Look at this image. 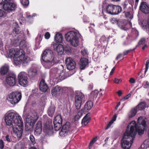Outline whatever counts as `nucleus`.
<instances>
[{
  "label": "nucleus",
  "mask_w": 149,
  "mask_h": 149,
  "mask_svg": "<svg viewBox=\"0 0 149 149\" xmlns=\"http://www.w3.org/2000/svg\"><path fill=\"white\" fill-rule=\"evenodd\" d=\"M146 122L143 117H139L137 123L133 121L131 122L128 126L121 139V145L123 149H129L132 145L135 136L138 132L139 135L144 133L146 128Z\"/></svg>",
  "instance_id": "1"
},
{
  "label": "nucleus",
  "mask_w": 149,
  "mask_h": 149,
  "mask_svg": "<svg viewBox=\"0 0 149 149\" xmlns=\"http://www.w3.org/2000/svg\"><path fill=\"white\" fill-rule=\"evenodd\" d=\"M8 55L10 58L13 57L14 62L17 65L22 63L25 66L30 61L29 57L25 56V53L22 49L11 48L9 50Z\"/></svg>",
  "instance_id": "2"
},
{
  "label": "nucleus",
  "mask_w": 149,
  "mask_h": 149,
  "mask_svg": "<svg viewBox=\"0 0 149 149\" xmlns=\"http://www.w3.org/2000/svg\"><path fill=\"white\" fill-rule=\"evenodd\" d=\"M42 63L46 68H49L59 62L54 56L52 51L50 49L45 50L42 55Z\"/></svg>",
  "instance_id": "3"
},
{
  "label": "nucleus",
  "mask_w": 149,
  "mask_h": 149,
  "mask_svg": "<svg viewBox=\"0 0 149 149\" xmlns=\"http://www.w3.org/2000/svg\"><path fill=\"white\" fill-rule=\"evenodd\" d=\"M5 120L7 125H15L18 123L19 126L22 124V119L19 115L15 112L9 111L5 115Z\"/></svg>",
  "instance_id": "4"
},
{
  "label": "nucleus",
  "mask_w": 149,
  "mask_h": 149,
  "mask_svg": "<svg viewBox=\"0 0 149 149\" xmlns=\"http://www.w3.org/2000/svg\"><path fill=\"white\" fill-rule=\"evenodd\" d=\"M23 117L26 120V124L33 128L35 123L38 118V116L37 113L33 111L27 113H24Z\"/></svg>",
  "instance_id": "5"
},
{
  "label": "nucleus",
  "mask_w": 149,
  "mask_h": 149,
  "mask_svg": "<svg viewBox=\"0 0 149 149\" xmlns=\"http://www.w3.org/2000/svg\"><path fill=\"white\" fill-rule=\"evenodd\" d=\"M79 33L77 32L71 31L68 32L65 35L66 40L69 42L72 46L76 47L79 45V39L78 37Z\"/></svg>",
  "instance_id": "6"
},
{
  "label": "nucleus",
  "mask_w": 149,
  "mask_h": 149,
  "mask_svg": "<svg viewBox=\"0 0 149 149\" xmlns=\"http://www.w3.org/2000/svg\"><path fill=\"white\" fill-rule=\"evenodd\" d=\"M22 98L21 93L18 92H13L8 95L7 99L12 105L17 103Z\"/></svg>",
  "instance_id": "7"
},
{
  "label": "nucleus",
  "mask_w": 149,
  "mask_h": 149,
  "mask_svg": "<svg viewBox=\"0 0 149 149\" xmlns=\"http://www.w3.org/2000/svg\"><path fill=\"white\" fill-rule=\"evenodd\" d=\"M18 82L19 84L26 87L28 84V78L26 74L24 72H20L18 75Z\"/></svg>",
  "instance_id": "8"
},
{
  "label": "nucleus",
  "mask_w": 149,
  "mask_h": 149,
  "mask_svg": "<svg viewBox=\"0 0 149 149\" xmlns=\"http://www.w3.org/2000/svg\"><path fill=\"white\" fill-rule=\"evenodd\" d=\"M84 95L80 92H77L75 97V105L76 108L79 109L81 105Z\"/></svg>",
  "instance_id": "9"
},
{
  "label": "nucleus",
  "mask_w": 149,
  "mask_h": 149,
  "mask_svg": "<svg viewBox=\"0 0 149 149\" xmlns=\"http://www.w3.org/2000/svg\"><path fill=\"white\" fill-rule=\"evenodd\" d=\"M16 75L14 74H8L6 78V84L10 86H14L16 83Z\"/></svg>",
  "instance_id": "10"
},
{
  "label": "nucleus",
  "mask_w": 149,
  "mask_h": 149,
  "mask_svg": "<svg viewBox=\"0 0 149 149\" xmlns=\"http://www.w3.org/2000/svg\"><path fill=\"white\" fill-rule=\"evenodd\" d=\"M67 68L69 70H72L75 68L76 63L73 59L71 57L67 58L65 61Z\"/></svg>",
  "instance_id": "11"
},
{
  "label": "nucleus",
  "mask_w": 149,
  "mask_h": 149,
  "mask_svg": "<svg viewBox=\"0 0 149 149\" xmlns=\"http://www.w3.org/2000/svg\"><path fill=\"white\" fill-rule=\"evenodd\" d=\"M70 129V125L69 122H66L62 128L61 131L59 133L60 135L62 136H65L67 135L69 132Z\"/></svg>",
  "instance_id": "12"
},
{
  "label": "nucleus",
  "mask_w": 149,
  "mask_h": 149,
  "mask_svg": "<svg viewBox=\"0 0 149 149\" xmlns=\"http://www.w3.org/2000/svg\"><path fill=\"white\" fill-rule=\"evenodd\" d=\"M4 9L8 12L14 10L16 8V5L15 3L8 2L3 6Z\"/></svg>",
  "instance_id": "13"
},
{
  "label": "nucleus",
  "mask_w": 149,
  "mask_h": 149,
  "mask_svg": "<svg viewBox=\"0 0 149 149\" xmlns=\"http://www.w3.org/2000/svg\"><path fill=\"white\" fill-rule=\"evenodd\" d=\"M141 11L145 14L149 13V6L145 2H142L140 7Z\"/></svg>",
  "instance_id": "14"
},
{
  "label": "nucleus",
  "mask_w": 149,
  "mask_h": 149,
  "mask_svg": "<svg viewBox=\"0 0 149 149\" xmlns=\"http://www.w3.org/2000/svg\"><path fill=\"white\" fill-rule=\"evenodd\" d=\"M62 89L61 87L57 86L53 88L51 90V93L53 96H56L62 92Z\"/></svg>",
  "instance_id": "15"
},
{
  "label": "nucleus",
  "mask_w": 149,
  "mask_h": 149,
  "mask_svg": "<svg viewBox=\"0 0 149 149\" xmlns=\"http://www.w3.org/2000/svg\"><path fill=\"white\" fill-rule=\"evenodd\" d=\"M42 131V123L40 121H38L36 124L35 129V134L38 135L40 134Z\"/></svg>",
  "instance_id": "16"
},
{
  "label": "nucleus",
  "mask_w": 149,
  "mask_h": 149,
  "mask_svg": "<svg viewBox=\"0 0 149 149\" xmlns=\"http://www.w3.org/2000/svg\"><path fill=\"white\" fill-rule=\"evenodd\" d=\"M39 88L42 91L45 92L48 88L47 85L45 83V80L42 79Z\"/></svg>",
  "instance_id": "17"
},
{
  "label": "nucleus",
  "mask_w": 149,
  "mask_h": 149,
  "mask_svg": "<svg viewBox=\"0 0 149 149\" xmlns=\"http://www.w3.org/2000/svg\"><path fill=\"white\" fill-rule=\"evenodd\" d=\"M9 66L7 64H5L2 66L0 69V74L4 75L6 74L9 70Z\"/></svg>",
  "instance_id": "18"
},
{
  "label": "nucleus",
  "mask_w": 149,
  "mask_h": 149,
  "mask_svg": "<svg viewBox=\"0 0 149 149\" xmlns=\"http://www.w3.org/2000/svg\"><path fill=\"white\" fill-rule=\"evenodd\" d=\"M88 60L87 59L84 58H81L79 63L81 69H84L88 65Z\"/></svg>",
  "instance_id": "19"
},
{
  "label": "nucleus",
  "mask_w": 149,
  "mask_h": 149,
  "mask_svg": "<svg viewBox=\"0 0 149 149\" xmlns=\"http://www.w3.org/2000/svg\"><path fill=\"white\" fill-rule=\"evenodd\" d=\"M113 5L110 4L108 5L106 7V10H102L103 13L104 12H106L109 14L113 15Z\"/></svg>",
  "instance_id": "20"
},
{
  "label": "nucleus",
  "mask_w": 149,
  "mask_h": 149,
  "mask_svg": "<svg viewBox=\"0 0 149 149\" xmlns=\"http://www.w3.org/2000/svg\"><path fill=\"white\" fill-rule=\"evenodd\" d=\"M122 11V8L118 6L113 5V15H117L119 13Z\"/></svg>",
  "instance_id": "21"
},
{
  "label": "nucleus",
  "mask_w": 149,
  "mask_h": 149,
  "mask_svg": "<svg viewBox=\"0 0 149 149\" xmlns=\"http://www.w3.org/2000/svg\"><path fill=\"white\" fill-rule=\"evenodd\" d=\"M90 119V114L88 113L86 114L82 120V124L84 125H86L88 123Z\"/></svg>",
  "instance_id": "22"
},
{
  "label": "nucleus",
  "mask_w": 149,
  "mask_h": 149,
  "mask_svg": "<svg viewBox=\"0 0 149 149\" xmlns=\"http://www.w3.org/2000/svg\"><path fill=\"white\" fill-rule=\"evenodd\" d=\"M54 40L56 42H61L63 41L62 35L61 34L57 33L55 36Z\"/></svg>",
  "instance_id": "23"
},
{
  "label": "nucleus",
  "mask_w": 149,
  "mask_h": 149,
  "mask_svg": "<svg viewBox=\"0 0 149 149\" xmlns=\"http://www.w3.org/2000/svg\"><path fill=\"white\" fill-rule=\"evenodd\" d=\"M23 122L22 121V124H21V125L19 126V124H18V123H15V125H11L10 126L11 127L12 130H13V132L14 133H15L16 132L18 131L19 130L18 129L17 126H18L19 127H21L23 126Z\"/></svg>",
  "instance_id": "24"
},
{
  "label": "nucleus",
  "mask_w": 149,
  "mask_h": 149,
  "mask_svg": "<svg viewBox=\"0 0 149 149\" xmlns=\"http://www.w3.org/2000/svg\"><path fill=\"white\" fill-rule=\"evenodd\" d=\"M56 49L58 54L59 55H61L64 52L63 46L61 44L57 46Z\"/></svg>",
  "instance_id": "25"
},
{
  "label": "nucleus",
  "mask_w": 149,
  "mask_h": 149,
  "mask_svg": "<svg viewBox=\"0 0 149 149\" xmlns=\"http://www.w3.org/2000/svg\"><path fill=\"white\" fill-rule=\"evenodd\" d=\"M93 106V102L91 101L87 102L84 106V109L85 110H89L91 109Z\"/></svg>",
  "instance_id": "26"
},
{
  "label": "nucleus",
  "mask_w": 149,
  "mask_h": 149,
  "mask_svg": "<svg viewBox=\"0 0 149 149\" xmlns=\"http://www.w3.org/2000/svg\"><path fill=\"white\" fill-rule=\"evenodd\" d=\"M24 146V143L23 141H19L15 146V149H23Z\"/></svg>",
  "instance_id": "27"
},
{
  "label": "nucleus",
  "mask_w": 149,
  "mask_h": 149,
  "mask_svg": "<svg viewBox=\"0 0 149 149\" xmlns=\"http://www.w3.org/2000/svg\"><path fill=\"white\" fill-rule=\"evenodd\" d=\"M55 110V108L54 106L50 107L47 111V113L48 115L52 117L54 114Z\"/></svg>",
  "instance_id": "28"
},
{
  "label": "nucleus",
  "mask_w": 149,
  "mask_h": 149,
  "mask_svg": "<svg viewBox=\"0 0 149 149\" xmlns=\"http://www.w3.org/2000/svg\"><path fill=\"white\" fill-rule=\"evenodd\" d=\"M53 124L54 125V129L56 131L58 130L62 126V123H57L56 121H53Z\"/></svg>",
  "instance_id": "29"
},
{
  "label": "nucleus",
  "mask_w": 149,
  "mask_h": 149,
  "mask_svg": "<svg viewBox=\"0 0 149 149\" xmlns=\"http://www.w3.org/2000/svg\"><path fill=\"white\" fill-rule=\"evenodd\" d=\"M13 26H15V28L13 29V31L16 34L19 33L20 31L18 29V24L16 22H15L13 23Z\"/></svg>",
  "instance_id": "30"
},
{
  "label": "nucleus",
  "mask_w": 149,
  "mask_h": 149,
  "mask_svg": "<svg viewBox=\"0 0 149 149\" xmlns=\"http://www.w3.org/2000/svg\"><path fill=\"white\" fill-rule=\"evenodd\" d=\"M117 115L116 114H115L112 117V119L111 120L109 123L107 125V127L105 128L106 130H107L108 128H109V127L111 126V124H112L113 123L114 121H115Z\"/></svg>",
  "instance_id": "31"
},
{
  "label": "nucleus",
  "mask_w": 149,
  "mask_h": 149,
  "mask_svg": "<svg viewBox=\"0 0 149 149\" xmlns=\"http://www.w3.org/2000/svg\"><path fill=\"white\" fill-rule=\"evenodd\" d=\"M99 91L97 90H95L92 91L90 94V97L93 99H95L97 97Z\"/></svg>",
  "instance_id": "32"
},
{
  "label": "nucleus",
  "mask_w": 149,
  "mask_h": 149,
  "mask_svg": "<svg viewBox=\"0 0 149 149\" xmlns=\"http://www.w3.org/2000/svg\"><path fill=\"white\" fill-rule=\"evenodd\" d=\"M52 127L50 123L47 122L45 126V132H47L48 130H50L52 129Z\"/></svg>",
  "instance_id": "33"
},
{
  "label": "nucleus",
  "mask_w": 149,
  "mask_h": 149,
  "mask_svg": "<svg viewBox=\"0 0 149 149\" xmlns=\"http://www.w3.org/2000/svg\"><path fill=\"white\" fill-rule=\"evenodd\" d=\"M136 111L135 108L132 109L128 114L129 117L131 118L133 117L136 114Z\"/></svg>",
  "instance_id": "34"
},
{
  "label": "nucleus",
  "mask_w": 149,
  "mask_h": 149,
  "mask_svg": "<svg viewBox=\"0 0 149 149\" xmlns=\"http://www.w3.org/2000/svg\"><path fill=\"white\" fill-rule=\"evenodd\" d=\"M62 119L61 115H58L55 117L54 121H56L57 123H62Z\"/></svg>",
  "instance_id": "35"
},
{
  "label": "nucleus",
  "mask_w": 149,
  "mask_h": 149,
  "mask_svg": "<svg viewBox=\"0 0 149 149\" xmlns=\"http://www.w3.org/2000/svg\"><path fill=\"white\" fill-rule=\"evenodd\" d=\"M149 146V142L148 140H145L143 144L141 145V147L143 149H146Z\"/></svg>",
  "instance_id": "36"
},
{
  "label": "nucleus",
  "mask_w": 149,
  "mask_h": 149,
  "mask_svg": "<svg viewBox=\"0 0 149 149\" xmlns=\"http://www.w3.org/2000/svg\"><path fill=\"white\" fill-rule=\"evenodd\" d=\"M138 109L139 110H142L146 107V102H141L138 105Z\"/></svg>",
  "instance_id": "37"
},
{
  "label": "nucleus",
  "mask_w": 149,
  "mask_h": 149,
  "mask_svg": "<svg viewBox=\"0 0 149 149\" xmlns=\"http://www.w3.org/2000/svg\"><path fill=\"white\" fill-rule=\"evenodd\" d=\"M28 74L29 76L33 77L36 74V70L35 69H31L29 71Z\"/></svg>",
  "instance_id": "38"
},
{
  "label": "nucleus",
  "mask_w": 149,
  "mask_h": 149,
  "mask_svg": "<svg viewBox=\"0 0 149 149\" xmlns=\"http://www.w3.org/2000/svg\"><path fill=\"white\" fill-rule=\"evenodd\" d=\"M125 16L128 19H131L133 18L132 13L130 12H125Z\"/></svg>",
  "instance_id": "39"
},
{
  "label": "nucleus",
  "mask_w": 149,
  "mask_h": 149,
  "mask_svg": "<svg viewBox=\"0 0 149 149\" xmlns=\"http://www.w3.org/2000/svg\"><path fill=\"white\" fill-rule=\"evenodd\" d=\"M82 115V111H79L77 112V114L75 116L74 119L75 120H79L81 117Z\"/></svg>",
  "instance_id": "40"
},
{
  "label": "nucleus",
  "mask_w": 149,
  "mask_h": 149,
  "mask_svg": "<svg viewBox=\"0 0 149 149\" xmlns=\"http://www.w3.org/2000/svg\"><path fill=\"white\" fill-rule=\"evenodd\" d=\"M22 4L25 7L27 6L29 4V0H20Z\"/></svg>",
  "instance_id": "41"
},
{
  "label": "nucleus",
  "mask_w": 149,
  "mask_h": 149,
  "mask_svg": "<svg viewBox=\"0 0 149 149\" xmlns=\"http://www.w3.org/2000/svg\"><path fill=\"white\" fill-rule=\"evenodd\" d=\"M42 36L41 34L39 35V37H37L36 38V44L37 45H39L42 40Z\"/></svg>",
  "instance_id": "42"
},
{
  "label": "nucleus",
  "mask_w": 149,
  "mask_h": 149,
  "mask_svg": "<svg viewBox=\"0 0 149 149\" xmlns=\"http://www.w3.org/2000/svg\"><path fill=\"white\" fill-rule=\"evenodd\" d=\"M15 134H16L18 138H20L21 137L22 134V129H20L18 131L16 132Z\"/></svg>",
  "instance_id": "43"
},
{
  "label": "nucleus",
  "mask_w": 149,
  "mask_h": 149,
  "mask_svg": "<svg viewBox=\"0 0 149 149\" xmlns=\"http://www.w3.org/2000/svg\"><path fill=\"white\" fill-rule=\"evenodd\" d=\"M29 139L31 143H32V144L34 145L36 143V142L35 138L33 135H31L30 136Z\"/></svg>",
  "instance_id": "44"
},
{
  "label": "nucleus",
  "mask_w": 149,
  "mask_h": 149,
  "mask_svg": "<svg viewBox=\"0 0 149 149\" xmlns=\"http://www.w3.org/2000/svg\"><path fill=\"white\" fill-rule=\"evenodd\" d=\"M6 15V13L3 10L0 9V17H5Z\"/></svg>",
  "instance_id": "45"
},
{
  "label": "nucleus",
  "mask_w": 149,
  "mask_h": 149,
  "mask_svg": "<svg viewBox=\"0 0 149 149\" xmlns=\"http://www.w3.org/2000/svg\"><path fill=\"white\" fill-rule=\"evenodd\" d=\"M5 140L8 142H10L11 141V136L8 134L6 135L5 136Z\"/></svg>",
  "instance_id": "46"
},
{
  "label": "nucleus",
  "mask_w": 149,
  "mask_h": 149,
  "mask_svg": "<svg viewBox=\"0 0 149 149\" xmlns=\"http://www.w3.org/2000/svg\"><path fill=\"white\" fill-rule=\"evenodd\" d=\"M146 39L145 38H141L138 42V44L139 45H143L145 43Z\"/></svg>",
  "instance_id": "47"
},
{
  "label": "nucleus",
  "mask_w": 149,
  "mask_h": 149,
  "mask_svg": "<svg viewBox=\"0 0 149 149\" xmlns=\"http://www.w3.org/2000/svg\"><path fill=\"white\" fill-rule=\"evenodd\" d=\"M149 60H148L146 63V70H145L144 73L145 74L147 71L148 70V69L149 68Z\"/></svg>",
  "instance_id": "48"
},
{
  "label": "nucleus",
  "mask_w": 149,
  "mask_h": 149,
  "mask_svg": "<svg viewBox=\"0 0 149 149\" xmlns=\"http://www.w3.org/2000/svg\"><path fill=\"white\" fill-rule=\"evenodd\" d=\"M131 96V95L130 94H128L126 95L121 100V101H124L126 100L129 97H130Z\"/></svg>",
  "instance_id": "49"
},
{
  "label": "nucleus",
  "mask_w": 149,
  "mask_h": 149,
  "mask_svg": "<svg viewBox=\"0 0 149 149\" xmlns=\"http://www.w3.org/2000/svg\"><path fill=\"white\" fill-rule=\"evenodd\" d=\"M106 38L105 36H102L100 39V41L101 43L104 42L106 41Z\"/></svg>",
  "instance_id": "50"
},
{
  "label": "nucleus",
  "mask_w": 149,
  "mask_h": 149,
  "mask_svg": "<svg viewBox=\"0 0 149 149\" xmlns=\"http://www.w3.org/2000/svg\"><path fill=\"white\" fill-rule=\"evenodd\" d=\"M4 147V144L3 141L2 140H0V149H3Z\"/></svg>",
  "instance_id": "51"
},
{
  "label": "nucleus",
  "mask_w": 149,
  "mask_h": 149,
  "mask_svg": "<svg viewBox=\"0 0 149 149\" xmlns=\"http://www.w3.org/2000/svg\"><path fill=\"white\" fill-rule=\"evenodd\" d=\"M50 37V34L48 32H47L45 35V37L46 39H48Z\"/></svg>",
  "instance_id": "52"
},
{
  "label": "nucleus",
  "mask_w": 149,
  "mask_h": 149,
  "mask_svg": "<svg viewBox=\"0 0 149 149\" xmlns=\"http://www.w3.org/2000/svg\"><path fill=\"white\" fill-rule=\"evenodd\" d=\"M96 141V138H95L93 139L90 142L89 146H91Z\"/></svg>",
  "instance_id": "53"
},
{
  "label": "nucleus",
  "mask_w": 149,
  "mask_h": 149,
  "mask_svg": "<svg viewBox=\"0 0 149 149\" xmlns=\"http://www.w3.org/2000/svg\"><path fill=\"white\" fill-rule=\"evenodd\" d=\"M81 54L83 56L86 55L87 54V50L84 49L81 51Z\"/></svg>",
  "instance_id": "54"
},
{
  "label": "nucleus",
  "mask_w": 149,
  "mask_h": 149,
  "mask_svg": "<svg viewBox=\"0 0 149 149\" xmlns=\"http://www.w3.org/2000/svg\"><path fill=\"white\" fill-rule=\"evenodd\" d=\"M121 81L120 79H115L114 80V82L115 83L118 84Z\"/></svg>",
  "instance_id": "55"
},
{
  "label": "nucleus",
  "mask_w": 149,
  "mask_h": 149,
  "mask_svg": "<svg viewBox=\"0 0 149 149\" xmlns=\"http://www.w3.org/2000/svg\"><path fill=\"white\" fill-rule=\"evenodd\" d=\"M112 21H114L115 22V23H116L117 24H118V26H120V24H121V22H118V21L117 20H115L114 19V20H112ZM121 28H122L120 26Z\"/></svg>",
  "instance_id": "56"
},
{
  "label": "nucleus",
  "mask_w": 149,
  "mask_h": 149,
  "mask_svg": "<svg viewBox=\"0 0 149 149\" xmlns=\"http://www.w3.org/2000/svg\"><path fill=\"white\" fill-rule=\"evenodd\" d=\"M149 86V83L148 81H146V84L144 86V88H148Z\"/></svg>",
  "instance_id": "57"
},
{
  "label": "nucleus",
  "mask_w": 149,
  "mask_h": 149,
  "mask_svg": "<svg viewBox=\"0 0 149 149\" xmlns=\"http://www.w3.org/2000/svg\"><path fill=\"white\" fill-rule=\"evenodd\" d=\"M132 50L131 49L125 51L123 52V54L124 55H126L127 54L130 52L131 51H132Z\"/></svg>",
  "instance_id": "58"
},
{
  "label": "nucleus",
  "mask_w": 149,
  "mask_h": 149,
  "mask_svg": "<svg viewBox=\"0 0 149 149\" xmlns=\"http://www.w3.org/2000/svg\"><path fill=\"white\" fill-rule=\"evenodd\" d=\"M130 82L132 84H134L135 82V80L133 78H131L129 80Z\"/></svg>",
  "instance_id": "59"
},
{
  "label": "nucleus",
  "mask_w": 149,
  "mask_h": 149,
  "mask_svg": "<svg viewBox=\"0 0 149 149\" xmlns=\"http://www.w3.org/2000/svg\"><path fill=\"white\" fill-rule=\"evenodd\" d=\"M6 3V0H0V4H4Z\"/></svg>",
  "instance_id": "60"
},
{
  "label": "nucleus",
  "mask_w": 149,
  "mask_h": 149,
  "mask_svg": "<svg viewBox=\"0 0 149 149\" xmlns=\"http://www.w3.org/2000/svg\"><path fill=\"white\" fill-rule=\"evenodd\" d=\"M122 54H120L118 55L116 58V60H117L122 56Z\"/></svg>",
  "instance_id": "61"
},
{
  "label": "nucleus",
  "mask_w": 149,
  "mask_h": 149,
  "mask_svg": "<svg viewBox=\"0 0 149 149\" xmlns=\"http://www.w3.org/2000/svg\"><path fill=\"white\" fill-rule=\"evenodd\" d=\"M115 67H114L112 69L110 73V74L111 75L113 73V72H114V70H115Z\"/></svg>",
  "instance_id": "62"
},
{
  "label": "nucleus",
  "mask_w": 149,
  "mask_h": 149,
  "mask_svg": "<svg viewBox=\"0 0 149 149\" xmlns=\"http://www.w3.org/2000/svg\"><path fill=\"white\" fill-rule=\"evenodd\" d=\"M117 93L118 96H120L122 93V92L120 91H118L117 92Z\"/></svg>",
  "instance_id": "63"
},
{
  "label": "nucleus",
  "mask_w": 149,
  "mask_h": 149,
  "mask_svg": "<svg viewBox=\"0 0 149 149\" xmlns=\"http://www.w3.org/2000/svg\"><path fill=\"white\" fill-rule=\"evenodd\" d=\"M128 3L127 1H125L123 3V5L124 6V8H125L126 7V6L127 5Z\"/></svg>",
  "instance_id": "64"
}]
</instances>
